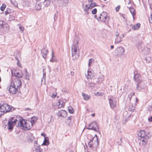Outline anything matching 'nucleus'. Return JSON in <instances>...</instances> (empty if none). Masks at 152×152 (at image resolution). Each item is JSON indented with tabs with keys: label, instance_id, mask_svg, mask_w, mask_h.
Masks as SVG:
<instances>
[{
	"label": "nucleus",
	"instance_id": "1",
	"mask_svg": "<svg viewBox=\"0 0 152 152\" xmlns=\"http://www.w3.org/2000/svg\"><path fill=\"white\" fill-rule=\"evenodd\" d=\"M28 122H27L25 120L20 119L19 121H18L17 126L21 127V128L24 130H29L32 126H30L31 123Z\"/></svg>",
	"mask_w": 152,
	"mask_h": 152
},
{
	"label": "nucleus",
	"instance_id": "2",
	"mask_svg": "<svg viewBox=\"0 0 152 152\" xmlns=\"http://www.w3.org/2000/svg\"><path fill=\"white\" fill-rule=\"evenodd\" d=\"M149 135H150V132H149L148 135H147L145 132L143 130H141L139 132L138 136L142 138V139H141V140L143 145L144 146L147 144L148 139H150Z\"/></svg>",
	"mask_w": 152,
	"mask_h": 152
},
{
	"label": "nucleus",
	"instance_id": "3",
	"mask_svg": "<svg viewBox=\"0 0 152 152\" xmlns=\"http://www.w3.org/2000/svg\"><path fill=\"white\" fill-rule=\"evenodd\" d=\"M89 147L92 149L96 148L99 145V142L98 137L96 134L94 137L90 140L88 142Z\"/></svg>",
	"mask_w": 152,
	"mask_h": 152
},
{
	"label": "nucleus",
	"instance_id": "4",
	"mask_svg": "<svg viewBox=\"0 0 152 152\" xmlns=\"http://www.w3.org/2000/svg\"><path fill=\"white\" fill-rule=\"evenodd\" d=\"M107 13L105 12H103L100 14L99 16L95 15L94 17L98 21H101L106 23V21L109 19V17L107 15Z\"/></svg>",
	"mask_w": 152,
	"mask_h": 152
},
{
	"label": "nucleus",
	"instance_id": "5",
	"mask_svg": "<svg viewBox=\"0 0 152 152\" xmlns=\"http://www.w3.org/2000/svg\"><path fill=\"white\" fill-rule=\"evenodd\" d=\"M87 129L97 132L99 129V127L97 123L95 121H94L91 122L88 125Z\"/></svg>",
	"mask_w": 152,
	"mask_h": 152
},
{
	"label": "nucleus",
	"instance_id": "6",
	"mask_svg": "<svg viewBox=\"0 0 152 152\" xmlns=\"http://www.w3.org/2000/svg\"><path fill=\"white\" fill-rule=\"evenodd\" d=\"M2 30L4 32H7L9 30L8 25L3 20L0 19V30Z\"/></svg>",
	"mask_w": 152,
	"mask_h": 152
},
{
	"label": "nucleus",
	"instance_id": "7",
	"mask_svg": "<svg viewBox=\"0 0 152 152\" xmlns=\"http://www.w3.org/2000/svg\"><path fill=\"white\" fill-rule=\"evenodd\" d=\"M11 84L19 89H20L22 86L21 82L18 78H14L11 82Z\"/></svg>",
	"mask_w": 152,
	"mask_h": 152
},
{
	"label": "nucleus",
	"instance_id": "8",
	"mask_svg": "<svg viewBox=\"0 0 152 152\" xmlns=\"http://www.w3.org/2000/svg\"><path fill=\"white\" fill-rule=\"evenodd\" d=\"M134 79L137 83V85L136 89L137 90H139L140 88H139V86L140 85V84L142 83V80L140 79L139 74H135V73H134Z\"/></svg>",
	"mask_w": 152,
	"mask_h": 152
},
{
	"label": "nucleus",
	"instance_id": "9",
	"mask_svg": "<svg viewBox=\"0 0 152 152\" xmlns=\"http://www.w3.org/2000/svg\"><path fill=\"white\" fill-rule=\"evenodd\" d=\"M19 89L10 83L9 88V91L11 94H15Z\"/></svg>",
	"mask_w": 152,
	"mask_h": 152
},
{
	"label": "nucleus",
	"instance_id": "10",
	"mask_svg": "<svg viewBox=\"0 0 152 152\" xmlns=\"http://www.w3.org/2000/svg\"><path fill=\"white\" fill-rule=\"evenodd\" d=\"M13 119V118H12L11 120H9L8 121V128L9 130H12L13 129V124H15L17 121H18L16 119H15L14 121H12V120Z\"/></svg>",
	"mask_w": 152,
	"mask_h": 152
},
{
	"label": "nucleus",
	"instance_id": "11",
	"mask_svg": "<svg viewBox=\"0 0 152 152\" xmlns=\"http://www.w3.org/2000/svg\"><path fill=\"white\" fill-rule=\"evenodd\" d=\"M78 42L77 41L76 42L72 47V54H75V53H79V51L78 48Z\"/></svg>",
	"mask_w": 152,
	"mask_h": 152
},
{
	"label": "nucleus",
	"instance_id": "12",
	"mask_svg": "<svg viewBox=\"0 0 152 152\" xmlns=\"http://www.w3.org/2000/svg\"><path fill=\"white\" fill-rule=\"evenodd\" d=\"M6 106L7 104H4L0 105V118L1 117V115L6 113Z\"/></svg>",
	"mask_w": 152,
	"mask_h": 152
},
{
	"label": "nucleus",
	"instance_id": "13",
	"mask_svg": "<svg viewBox=\"0 0 152 152\" xmlns=\"http://www.w3.org/2000/svg\"><path fill=\"white\" fill-rule=\"evenodd\" d=\"M15 71L14 70H12L11 71V73L12 76H15L16 78H21L23 76V73L22 72H21V73H20L19 72H17L15 73Z\"/></svg>",
	"mask_w": 152,
	"mask_h": 152
},
{
	"label": "nucleus",
	"instance_id": "14",
	"mask_svg": "<svg viewBox=\"0 0 152 152\" xmlns=\"http://www.w3.org/2000/svg\"><path fill=\"white\" fill-rule=\"evenodd\" d=\"M67 113L64 110H61L60 111H58L57 113L58 116L61 117H65L67 115Z\"/></svg>",
	"mask_w": 152,
	"mask_h": 152
},
{
	"label": "nucleus",
	"instance_id": "15",
	"mask_svg": "<svg viewBox=\"0 0 152 152\" xmlns=\"http://www.w3.org/2000/svg\"><path fill=\"white\" fill-rule=\"evenodd\" d=\"M83 9L85 12V14L88 15L89 13L88 11L90 9V8L89 6H88V5L86 4L85 5L83 4L82 5Z\"/></svg>",
	"mask_w": 152,
	"mask_h": 152
},
{
	"label": "nucleus",
	"instance_id": "16",
	"mask_svg": "<svg viewBox=\"0 0 152 152\" xmlns=\"http://www.w3.org/2000/svg\"><path fill=\"white\" fill-rule=\"evenodd\" d=\"M109 101L111 108H113L115 107L116 102L115 101H113L111 98L109 99Z\"/></svg>",
	"mask_w": 152,
	"mask_h": 152
},
{
	"label": "nucleus",
	"instance_id": "17",
	"mask_svg": "<svg viewBox=\"0 0 152 152\" xmlns=\"http://www.w3.org/2000/svg\"><path fill=\"white\" fill-rule=\"evenodd\" d=\"M87 75L86 77L88 79H91L94 76L92 71L88 70L87 71Z\"/></svg>",
	"mask_w": 152,
	"mask_h": 152
},
{
	"label": "nucleus",
	"instance_id": "18",
	"mask_svg": "<svg viewBox=\"0 0 152 152\" xmlns=\"http://www.w3.org/2000/svg\"><path fill=\"white\" fill-rule=\"evenodd\" d=\"M45 49L44 47H43L41 50V53L43 57L45 59L46 57V55L48 51V50H45Z\"/></svg>",
	"mask_w": 152,
	"mask_h": 152
},
{
	"label": "nucleus",
	"instance_id": "19",
	"mask_svg": "<svg viewBox=\"0 0 152 152\" xmlns=\"http://www.w3.org/2000/svg\"><path fill=\"white\" fill-rule=\"evenodd\" d=\"M6 107V113L12 111L14 110V108L10 106L7 104Z\"/></svg>",
	"mask_w": 152,
	"mask_h": 152
},
{
	"label": "nucleus",
	"instance_id": "20",
	"mask_svg": "<svg viewBox=\"0 0 152 152\" xmlns=\"http://www.w3.org/2000/svg\"><path fill=\"white\" fill-rule=\"evenodd\" d=\"M42 149H41L39 146L34 145L33 149V152H41Z\"/></svg>",
	"mask_w": 152,
	"mask_h": 152
},
{
	"label": "nucleus",
	"instance_id": "21",
	"mask_svg": "<svg viewBox=\"0 0 152 152\" xmlns=\"http://www.w3.org/2000/svg\"><path fill=\"white\" fill-rule=\"evenodd\" d=\"M117 51L120 54L123 55L124 53V48L122 47H120L117 48Z\"/></svg>",
	"mask_w": 152,
	"mask_h": 152
},
{
	"label": "nucleus",
	"instance_id": "22",
	"mask_svg": "<svg viewBox=\"0 0 152 152\" xmlns=\"http://www.w3.org/2000/svg\"><path fill=\"white\" fill-rule=\"evenodd\" d=\"M82 95L83 97L84 100H88L91 97V96L88 94H85L84 93H82Z\"/></svg>",
	"mask_w": 152,
	"mask_h": 152
},
{
	"label": "nucleus",
	"instance_id": "23",
	"mask_svg": "<svg viewBox=\"0 0 152 152\" xmlns=\"http://www.w3.org/2000/svg\"><path fill=\"white\" fill-rule=\"evenodd\" d=\"M72 57L73 60L77 59L79 56V53H75V54H72Z\"/></svg>",
	"mask_w": 152,
	"mask_h": 152
},
{
	"label": "nucleus",
	"instance_id": "24",
	"mask_svg": "<svg viewBox=\"0 0 152 152\" xmlns=\"http://www.w3.org/2000/svg\"><path fill=\"white\" fill-rule=\"evenodd\" d=\"M51 0H45L43 2V4L46 7H48L50 4Z\"/></svg>",
	"mask_w": 152,
	"mask_h": 152
},
{
	"label": "nucleus",
	"instance_id": "25",
	"mask_svg": "<svg viewBox=\"0 0 152 152\" xmlns=\"http://www.w3.org/2000/svg\"><path fill=\"white\" fill-rule=\"evenodd\" d=\"M37 120V117H33L31 118V120L30 123H31V126H32Z\"/></svg>",
	"mask_w": 152,
	"mask_h": 152
},
{
	"label": "nucleus",
	"instance_id": "26",
	"mask_svg": "<svg viewBox=\"0 0 152 152\" xmlns=\"http://www.w3.org/2000/svg\"><path fill=\"white\" fill-rule=\"evenodd\" d=\"M140 23H137V24H136L135 25L132 26V28L133 29H134V30H135L138 29L139 28H140Z\"/></svg>",
	"mask_w": 152,
	"mask_h": 152
},
{
	"label": "nucleus",
	"instance_id": "27",
	"mask_svg": "<svg viewBox=\"0 0 152 152\" xmlns=\"http://www.w3.org/2000/svg\"><path fill=\"white\" fill-rule=\"evenodd\" d=\"M129 8L130 12L134 17V16L135 15V10L132 7H129Z\"/></svg>",
	"mask_w": 152,
	"mask_h": 152
},
{
	"label": "nucleus",
	"instance_id": "28",
	"mask_svg": "<svg viewBox=\"0 0 152 152\" xmlns=\"http://www.w3.org/2000/svg\"><path fill=\"white\" fill-rule=\"evenodd\" d=\"M41 4L40 3H37L35 5V8L36 10H39L41 9Z\"/></svg>",
	"mask_w": 152,
	"mask_h": 152
},
{
	"label": "nucleus",
	"instance_id": "29",
	"mask_svg": "<svg viewBox=\"0 0 152 152\" xmlns=\"http://www.w3.org/2000/svg\"><path fill=\"white\" fill-rule=\"evenodd\" d=\"M12 12V10L10 9L7 8L6 9V11L5 12V15H7L11 12Z\"/></svg>",
	"mask_w": 152,
	"mask_h": 152
},
{
	"label": "nucleus",
	"instance_id": "30",
	"mask_svg": "<svg viewBox=\"0 0 152 152\" xmlns=\"http://www.w3.org/2000/svg\"><path fill=\"white\" fill-rule=\"evenodd\" d=\"M121 37H117L115 38V44H118L121 41Z\"/></svg>",
	"mask_w": 152,
	"mask_h": 152
},
{
	"label": "nucleus",
	"instance_id": "31",
	"mask_svg": "<svg viewBox=\"0 0 152 152\" xmlns=\"http://www.w3.org/2000/svg\"><path fill=\"white\" fill-rule=\"evenodd\" d=\"M49 144V141L48 139H46V137H45V140L44 141L43 143L42 144V145H47Z\"/></svg>",
	"mask_w": 152,
	"mask_h": 152
},
{
	"label": "nucleus",
	"instance_id": "32",
	"mask_svg": "<svg viewBox=\"0 0 152 152\" xmlns=\"http://www.w3.org/2000/svg\"><path fill=\"white\" fill-rule=\"evenodd\" d=\"M25 72L26 73V79L28 80H29V76H30V74L28 73V72L26 69H25Z\"/></svg>",
	"mask_w": 152,
	"mask_h": 152
},
{
	"label": "nucleus",
	"instance_id": "33",
	"mask_svg": "<svg viewBox=\"0 0 152 152\" xmlns=\"http://www.w3.org/2000/svg\"><path fill=\"white\" fill-rule=\"evenodd\" d=\"M98 79L99 82H102L104 80V77L103 75H100L98 77Z\"/></svg>",
	"mask_w": 152,
	"mask_h": 152
},
{
	"label": "nucleus",
	"instance_id": "34",
	"mask_svg": "<svg viewBox=\"0 0 152 152\" xmlns=\"http://www.w3.org/2000/svg\"><path fill=\"white\" fill-rule=\"evenodd\" d=\"M68 111L70 113H74V110L72 107L71 106H69L68 108Z\"/></svg>",
	"mask_w": 152,
	"mask_h": 152
},
{
	"label": "nucleus",
	"instance_id": "35",
	"mask_svg": "<svg viewBox=\"0 0 152 152\" xmlns=\"http://www.w3.org/2000/svg\"><path fill=\"white\" fill-rule=\"evenodd\" d=\"M142 83L140 84V86H139V88H140V90L142 88H143L145 86V84L144 82L142 80Z\"/></svg>",
	"mask_w": 152,
	"mask_h": 152
},
{
	"label": "nucleus",
	"instance_id": "36",
	"mask_svg": "<svg viewBox=\"0 0 152 152\" xmlns=\"http://www.w3.org/2000/svg\"><path fill=\"white\" fill-rule=\"evenodd\" d=\"M96 6V3H91L89 6L90 8V9H92L93 8Z\"/></svg>",
	"mask_w": 152,
	"mask_h": 152
},
{
	"label": "nucleus",
	"instance_id": "37",
	"mask_svg": "<svg viewBox=\"0 0 152 152\" xmlns=\"http://www.w3.org/2000/svg\"><path fill=\"white\" fill-rule=\"evenodd\" d=\"M6 5L5 4H2L0 7L1 10L2 11H4L5 8H6Z\"/></svg>",
	"mask_w": 152,
	"mask_h": 152
},
{
	"label": "nucleus",
	"instance_id": "38",
	"mask_svg": "<svg viewBox=\"0 0 152 152\" xmlns=\"http://www.w3.org/2000/svg\"><path fill=\"white\" fill-rule=\"evenodd\" d=\"M34 139V137L31 135V136H29L28 137V141L30 142H32Z\"/></svg>",
	"mask_w": 152,
	"mask_h": 152
},
{
	"label": "nucleus",
	"instance_id": "39",
	"mask_svg": "<svg viewBox=\"0 0 152 152\" xmlns=\"http://www.w3.org/2000/svg\"><path fill=\"white\" fill-rule=\"evenodd\" d=\"M11 2L12 3V4L15 7H17L18 6V3L17 2L15 1H11Z\"/></svg>",
	"mask_w": 152,
	"mask_h": 152
},
{
	"label": "nucleus",
	"instance_id": "40",
	"mask_svg": "<svg viewBox=\"0 0 152 152\" xmlns=\"http://www.w3.org/2000/svg\"><path fill=\"white\" fill-rule=\"evenodd\" d=\"M145 61L147 63H149L151 61V58L149 57H146L145 58Z\"/></svg>",
	"mask_w": 152,
	"mask_h": 152
},
{
	"label": "nucleus",
	"instance_id": "41",
	"mask_svg": "<svg viewBox=\"0 0 152 152\" xmlns=\"http://www.w3.org/2000/svg\"><path fill=\"white\" fill-rule=\"evenodd\" d=\"M58 103L59 104L58 105V106H59V107H62L63 106V102L62 101H60L58 102Z\"/></svg>",
	"mask_w": 152,
	"mask_h": 152
},
{
	"label": "nucleus",
	"instance_id": "42",
	"mask_svg": "<svg viewBox=\"0 0 152 152\" xmlns=\"http://www.w3.org/2000/svg\"><path fill=\"white\" fill-rule=\"evenodd\" d=\"M57 16H58V13L57 12L56 13H55L54 15V20L55 21L57 19Z\"/></svg>",
	"mask_w": 152,
	"mask_h": 152
},
{
	"label": "nucleus",
	"instance_id": "43",
	"mask_svg": "<svg viewBox=\"0 0 152 152\" xmlns=\"http://www.w3.org/2000/svg\"><path fill=\"white\" fill-rule=\"evenodd\" d=\"M94 60L93 59H90L89 60L88 65L89 66H90L92 62Z\"/></svg>",
	"mask_w": 152,
	"mask_h": 152
},
{
	"label": "nucleus",
	"instance_id": "44",
	"mask_svg": "<svg viewBox=\"0 0 152 152\" xmlns=\"http://www.w3.org/2000/svg\"><path fill=\"white\" fill-rule=\"evenodd\" d=\"M97 9L96 8L94 9L92 11V13L93 14H95L96 13Z\"/></svg>",
	"mask_w": 152,
	"mask_h": 152
},
{
	"label": "nucleus",
	"instance_id": "45",
	"mask_svg": "<svg viewBox=\"0 0 152 152\" xmlns=\"http://www.w3.org/2000/svg\"><path fill=\"white\" fill-rule=\"evenodd\" d=\"M53 54H54L53 51H52V57L50 60V61L53 62L54 61L53 59V58L54 56L53 55Z\"/></svg>",
	"mask_w": 152,
	"mask_h": 152
},
{
	"label": "nucleus",
	"instance_id": "46",
	"mask_svg": "<svg viewBox=\"0 0 152 152\" xmlns=\"http://www.w3.org/2000/svg\"><path fill=\"white\" fill-rule=\"evenodd\" d=\"M72 116H70L69 117H68V119H67V120H69L70 121L69 122V123H71V120H72Z\"/></svg>",
	"mask_w": 152,
	"mask_h": 152
},
{
	"label": "nucleus",
	"instance_id": "47",
	"mask_svg": "<svg viewBox=\"0 0 152 152\" xmlns=\"http://www.w3.org/2000/svg\"><path fill=\"white\" fill-rule=\"evenodd\" d=\"M127 121V118H125L122 121L123 124H125Z\"/></svg>",
	"mask_w": 152,
	"mask_h": 152
},
{
	"label": "nucleus",
	"instance_id": "48",
	"mask_svg": "<svg viewBox=\"0 0 152 152\" xmlns=\"http://www.w3.org/2000/svg\"><path fill=\"white\" fill-rule=\"evenodd\" d=\"M134 93L130 94L128 95V98H129L130 99H131L132 96L134 95Z\"/></svg>",
	"mask_w": 152,
	"mask_h": 152
},
{
	"label": "nucleus",
	"instance_id": "49",
	"mask_svg": "<svg viewBox=\"0 0 152 152\" xmlns=\"http://www.w3.org/2000/svg\"><path fill=\"white\" fill-rule=\"evenodd\" d=\"M120 8V6L118 5L115 8L116 11V12H118Z\"/></svg>",
	"mask_w": 152,
	"mask_h": 152
},
{
	"label": "nucleus",
	"instance_id": "50",
	"mask_svg": "<svg viewBox=\"0 0 152 152\" xmlns=\"http://www.w3.org/2000/svg\"><path fill=\"white\" fill-rule=\"evenodd\" d=\"M134 109H135L134 107H132V108H129V110L130 111H131L132 112L134 111Z\"/></svg>",
	"mask_w": 152,
	"mask_h": 152
},
{
	"label": "nucleus",
	"instance_id": "51",
	"mask_svg": "<svg viewBox=\"0 0 152 152\" xmlns=\"http://www.w3.org/2000/svg\"><path fill=\"white\" fill-rule=\"evenodd\" d=\"M62 91V92L65 93V94L67 93L68 92L65 89H63Z\"/></svg>",
	"mask_w": 152,
	"mask_h": 152
},
{
	"label": "nucleus",
	"instance_id": "52",
	"mask_svg": "<svg viewBox=\"0 0 152 152\" xmlns=\"http://www.w3.org/2000/svg\"><path fill=\"white\" fill-rule=\"evenodd\" d=\"M57 93H56V94H53L52 96V97L53 98H55L56 97L57 95Z\"/></svg>",
	"mask_w": 152,
	"mask_h": 152
},
{
	"label": "nucleus",
	"instance_id": "53",
	"mask_svg": "<svg viewBox=\"0 0 152 152\" xmlns=\"http://www.w3.org/2000/svg\"><path fill=\"white\" fill-rule=\"evenodd\" d=\"M148 120L150 122L152 121V116L148 118Z\"/></svg>",
	"mask_w": 152,
	"mask_h": 152
},
{
	"label": "nucleus",
	"instance_id": "54",
	"mask_svg": "<svg viewBox=\"0 0 152 152\" xmlns=\"http://www.w3.org/2000/svg\"><path fill=\"white\" fill-rule=\"evenodd\" d=\"M45 70L44 69L43 70V78L45 77V76L46 75V72H45Z\"/></svg>",
	"mask_w": 152,
	"mask_h": 152
},
{
	"label": "nucleus",
	"instance_id": "55",
	"mask_svg": "<svg viewBox=\"0 0 152 152\" xmlns=\"http://www.w3.org/2000/svg\"><path fill=\"white\" fill-rule=\"evenodd\" d=\"M19 28L22 31L24 30V28L21 26H19Z\"/></svg>",
	"mask_w": 152,
	"mask_h": 152
},
{
	"label": "nucleus",
	"instance_id": "56",
	"mask_svg": "<svg viewBox=\"0 0 152 152\" xmlns=\"http://www.w3.org/2000/svg\"><path fill=\"white\" fill-rule=\"evenodd\" d=\"M41 135L42 136H43L45 138V134L44 133H42L41 134Z\"/></svg>",
	"mask_w": 152,
	"mask_h": 152
},
{
	"label": "nucleus",
	"instance_id": "57",
	"mask_svg": "<svg viewBox=\"0 0 152 152\" xmlns=\"http://www.w3.org/2000/svg\"><path fill=\"white\" fill-rule=\"evenodd\" d=\"M119 34V33H118L117 32H116L115 33V35L117 37H118Z\"/></svg>",
	"mask_w": 152,
	"mask_h": 152
},
{
	"label": "nucleus",
	"instance_id": "58",
	"mask_svg": "<svg viewBox=\"0 0 152 152\" xmlns=\"http://www.w3.org/2000/svg\"><path fill=\"white\" fill-rule=\"evenodd\" d=\"M71 75H72V76H73L74 75V72H71Z\"/></svg>",
	"mask_w": 152,
	"mask_h": 152
},
{
	"label": "nucleus",
	"instance_id": "59",
	"mask_svg": "<svg viewBox=\"0 0 152 152\" xmlns=\"http://www.w3.org/2000/svg\"><path fill=\"white\" fill-rule=\"evenodd\" d=\"M15 59L17 60V61H18V62H19V59H18V58L17 57V56H16L15 57Z\"/></svg>",
	"mask_w": 152,
	"mask_h": 152
},
{
	"label": "nucleus",
	"instance_id": "60",
	"mask_svg": "<svg viewBox=\"0 0 152 152\" xmlns=\"http://www.w3.org/2000/svg\"><path fill=\"white\" fill-rule=\"evenodd\" d=\"M88 1L89 3L91 2L92 3V2L93 1V0H88Z\"/></svg>",
	"mask_w": 152,
	"mask_h": 152
},
{
	"label": "nucleus",
	"instance_id": "61",
	"mask_svg": "<svg viewBox=\"0 0 152 152\" xmlns=\"http://www.w3.org/2000/svg\"><path fill=\"white\" fill-rule=\"evenodd\" d=\"M25 110H30L31 109L29 108H27Z\"/></svg>",
	"mask_w": 152,
	"mask_h": 152
},
{
	"label": "nucleus",
	"instance_id": "62",
	"mask_svg": "<svg viewBox=\"0 0 152 152\" xmlns=\"http://www.w3.org/2000/svg\"><path fill=\"white\" fill-rule=\"evenodd\" d=\"M99 93L98 92H97L96 94H95V95L96 96H98Z\"/></svg>",
	"mask_w": 152,
	"mask_h": 152
},
{
	"label": "nucleus",
	"instance_id": "63",
	"mask_svg": "<svg viewBox=\"0 0 152 152\" xmlns=\"http://www.w3.org/2000/svg\"><path fill=\"white\" fill-rule=\"evenodd\" d=\"M91 86H94L95 85V84H94V83H91Z\"/></svg>",
	"mask_w": 152,
	"mask_h": 152
},
{
	"label": "nucleus",
	"instance_id": "64",
	"mask_svg": "<svg viewBox=\"0 0 152 152\" xmlns=\"http://www.w3.org/2000/svg\"><path fill=\"white\" fill-rule=\"evenodd\" d=\"M17 64V65H18L19 66H20V61H19V62H18V61Z\"/></svg>",
	"mask_w": 152,
	"mask_h": 152
}]
</instances>
